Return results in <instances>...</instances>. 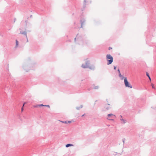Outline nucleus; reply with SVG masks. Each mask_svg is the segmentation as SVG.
<instances>
[{
    "mask_svg": "<svg viewBox=\"0 0 156 156\" xmlns=\"http://www.w3.org/2000/svg\"><path fill=\"white\" fill-rule=\"evenodd\" d=\"M112 49V48H111V47H109V48H108V49H109V50H111V49Z\"/></svg>",
    "mask_w": 156,
    "mask_h": 156,
    "instance_id": "13",
    "label": "nucleus"
},
{
    "mask_svg": "<svg viewBox=\"0 0 156 156\" xmlns=\"http://www.w3.org/2000/svg\"><path fill=\"white\" fill-rule=\"evenodd\" d=\"M84 114H84V115H82V116H83L84 115Z\"/></svg>",
    "mask_w": 156,
    "mask_h": 156,
    "instance_id": "20",
    "label": "nucleus"
},
{
    "mask_svg": "<svg viewBox=\"0 0 156 156\" xmlns=\"http://www.w3.org/2000/svg\"><path fill=\"white\" fill-rule=\"evenodd\" d=\"M147 76L148 77L149 76H150L148 73H147Z\"/></svg>",
    "mask_w": 156,
    "mask_h": 156,
    "instance_id": "12",
    "label": "nucleus"
},
{
    "mask_svg": "<svg viewBox=\"0 0 156 156\" xmlns=\"http://www.w3.org/2000/svg\"><path fill=\"white\" fill-rule=\"evenodd\" d=\"M148 78H149V80H150V81H151V78H150V76H149V77H148Z\"/></svg>",
    "mask_w": 156,
    "mask_h": 156,
    "instance_id": "14",
    "label": "nucleus"
},
{
    "mask_svg": "<svg viewBox=\"0 0 156 156\" xmlns=\"http://www.w3.org/2000/svg\"><path fill=\"white\" fill-rule=\"evenodd\" d=\"M108 119L109 120H112V118H114L115 117V115L112 114H110L108 115Z\"/></svg>",
    "mask_w": 156,
    "mask_h": 156,
    "instance_id": "3",
    "label": "nucleus"
},
{
    "mask_svg": "<svg viewBox=\"0 0 156 156\" xmlns=\"http://www.w3.org/2000/svg\"><path fill=\"white\" fill-rule=\"evenodd\" d=\"M98 86H96L94 87L95 89H98Z\"/></svg>",
    "mask_w": 156,
    "mask_h": 156,
    "instance_id": "10",
    "label": "nucleus"
},
{
    "mask_svg": "<svg viewBox=\"0 0 156 156\" xmlns=\"http://www.w3.org/2000/svg\"><path fill=\"white\" fill-rule=\"evenodd\" d=\"M124 82L126 87H130L131 88H132V86L129 84L126 78H125L124 79Z\"/></svg>",
    "mask_w": 156,
    "mask_h": 156,
    "instance_id": "2",
    "label": "nucleus"
},
{
    "mask_svg": "<svg viewBox=\"0 0 156 156\" xmlns=\"http://www.w3.org/2000/svg\"><path fill=\"white\" fill-rule=\"evenodd\" d=\"M23 106L21 108V111H23Z\"/></svg>",
    "mask_w": 156,
    "mask_h": 156,
    "instance_id": "15",
    "label": "nucleus"
},
{
    "mask_svg": "<svg viewBox=\"0 0 156 156\" xmlns=\"http://www.w3.org/2000/svg\"><path fill=\"white\" fill-rule=\"evenodd\" d=\"M119 74L120 76H121V74L120 73H119Z\"/></svg>",
    "mask_w": 156,
    "mask_h": 156,
    "instance_id": "19",
    "label": "nucleus"
},
{
    "mask_svg": "<svg viewBox=\"0 0 156 156\" xmlns=\"http://www.w3.org/2000/svg\"><path fill=\"white\" fill-rule=\"evenodd\" d=\"M60 122H62V123H67V121H60Z\"/></svg>",
    "mask_w": 156,
    "mask_h": 156,
    "instance_id": "9",
    "label": "nucleus"
},
{
    "mask_svg": "<svg viewBox=\"0 0 156 156\" xmlns=\"http://www.w3.org/2000/svg\"><path fill=\"white\" fill-rule=\"evenodd\" d=\"M88 64L89 63L87 62H86V64H83L82 65V67L84 68H86L88 66Z\"/></svg>",
    "mask_w": 156,
    "mask_h": 156,
    "instance_id": "4",
    "label": "nucleus"
},
{
    "mask_svg": "<svg viewBox=\"0 0 156 156\" xmlns=\"http://www.w3.org/2000/svg\"><path fill=\"white\" fill-rule=\"evenodd\" d=\"M16 47H17L18 45V42L17 40H16Z\"/></svg>",
    "mask_w": 156,
    "mask_h": 156,
    "instance_id": "7",
    "label": "nucleus"
},
{
    "mask_svg": "<svg viewBox=\"0 0 156 156\" xmlns=\"http://www.w3.org/2000/svg\"><path fill=\"white\" fill-rule=\"evenodd\" d=\"M116 66H114V69L115 70L116 69Z\"/></svg>",
    "mask_w": 156,
    "mask_h": 156,
    "instance_id": "16",
    "label": "nucleus"
},
{
    "mask_svg": "<svg viewBox=\"0 0 156 156\" xmlns=\"http://www.w3.org/2000/svg\"><path fill=\"white\" fill-rule=\"evenodd\" d=\"M67 122V123H71V122H71V121H68V122Z\"/></svg>",
    "mask_w": 156,
    "mask_h": 156,
    "instance_id": "11",
    "label": "nucleus"
},
{
    "mask_svg": "<svg viewBox=\"0 0 156 156\" xmlns=\"http://www.w3.org/2000/svg\"><path fill=\"white\" fill-rule=\"evenodd\" d=\"M107 60L108 62V64H111L113 61V58L110 55L108 54L106 55Z\"/></svg>",
    "mask_w": 156,
    "mask_h": 156,
    "instance_id": "1",
    "label": "nucleus"
},
{
    "mask_svg": "<svg viewBox=\"0 0 156 156\" xmlns=\"http://www.w3.org/2000/svg\"><path fill=\"white\" fill-rule=\"evenodd\" d=\"M41 106H45V107H47L48 108H50V106L49 105H44L43 104H41L39 105H38L37 106H36V107H40Z\"/></svg>",
    "mask_w": 156,
    "mask_h": 156,
    "instance_id": "5",
    "label": "nucleus"
},
{
    "mask_svg": "<svg viewBox=\"0 0 156 156\" xmlns=\"http://www.w3.org/2000/svg\"><path fill=\"white\" fill-rule=\"evenodd\" d=\"M73 145L71 144H68L66 145V147H68L70 146H73Z\"/></svg>",
    "mask_w": 156,
    "mask_h": 156,
    "instance_id": "6",
    "label": "nucleus"
},
{
    "mask_svg": "<svg viewBox=\"0 0 156 156\" xmlns=\"http://www.w3.org/2000/svg\"><path fill=\"white\" fill-rule=\"evenodd\" d=\"M118 72H119V73H120V70H119V69L118 70Z\"/></svg>",
    "mask_w": 156,
    "mask_h": 156,
    "instance_id": "18",
    "label": "nucleus"
},
{
    "mask_svg": "<svg viewBox=\"0 0 156 156\" xmlns=\"http://www.w3.org/2000/svg\"><path fill=\"white\" fill-rule=\"evenodd\" d=\"M26 102H24V104H23V106H24V105H25V104H26Z\"/></svg>",
    "mask_w": 156,
    "mask_h": 156,
    "instance_id": "17",
    "label": "nucleus"
},
{
    "mask_svg": "<svg viewBox=\"0 0 156 156\" xmlns=\"http://www.w3.org/2000/svg\"><path fill=\"white\" fill-rule=\"evenodd\" d=\"M151 86H152V87L154 89H155V87H154V84H153L152 83L151 84Z\"/></svg>",
    "mask_w": 156,
    "mask_h": 156,
    "instance_id": "8",
    "label": "nucleus"
}]
</instances>
